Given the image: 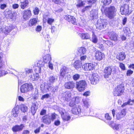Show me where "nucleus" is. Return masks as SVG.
Here are the masks:
<instances>
[{
    "instance_id": "4",
    "label": "nucleus",
    "mask_w": 134,
    "mask_h": 134,
    "mask_svg": "<svg viewBox=\"0 0 134 134\" xmlns=\"http://www.w3.org/2000/svg\"><path fill=\"white\" fill-rule=\"evenodd\" d=\"M33 89V86L31 84L25 83L21 86L20 91L22 93H26L31 90Z\"/></svg>"
},
{
    "instance_id": "55",
    "label": "nucleus",
    "mask_w": 134,
    "mask_h": 134,
    "mask_svg": "<svg viewBox=\"0 0 134 134\" xmlns=\"http://www.w3.org/2000/svg\"><path fill=\"white\" fill-rule=\"evenodd\" d=\"M46 114V111L44 109H42L40 111V115H45Z\"/></svg>"
},
{
    "instance_id": "53",
    "label": "nucleus",
    "mask_w": 134,
    "mask_h": 134,
    "mask_svg": "<svg viewBox=\"0 0 134 134\" xmlns=\"http://www.w3.org/2000/svg\"><path fill=\"white\" fill-rule=\"evenodd\" d=\"M105 118L107 120H110L111 119V117L108 114H106L105 115Z\"/></svg>"
},
{
    "instance_id": "9",
    "label": "nucleus",
    "mask_w": 134,
    "mask_h": 134,
    "mask_svg": "<svg viewBox=\"0 0 134 134\" xmlns=\"http://www.w3.org/2000/svg\"><path fill=\"white\" fill-rule=\"evenodd\" d=\"M95 65L93 63L85 64L82 66L83 68L86 71L91 70L94 69Z\"/></svg>"
},
{
    "instance_id": "17",
    "label": "nucleus",
    "mask_w": 134,
    "mask_h": 134,
    "mask_svg": "<svg viewBox=\"0 0 134 134\" xmlns=\"http://www.w3.org/2000/svg\"><path fill=\"white\" fill-rule=\"evenodd\" d=\"M24 126L23 124H21L20 125H16L14 126L12 128V130L14 132H16L22 130Z\"/></svg>"
},
{
    "instance_id": "29",
    "label": "nucleus",
    "mask_w": 134,
    "mask_h": 134,
    "mask_svg": "<svg viewBox=\"0 0 134 134\" xmlns=\"http://www.w3.org/2000/svg\"><path fill=\"white\" fill-rule=\"evenodd\" d=\"M79 36L82 39H89L90 38V35L88 34H79Z\"/></svg>"
},
{
    "instance_id": "45",
    "label": "nucleus",
    "mask_w": 134,
    "mask_h": 134,
    "mask_svg": "<svg viewBox=\"0 0 134 134\" xmlns=\"http://www.w3.org/2000/svg\"><path fill=\"white\" fill-rule=\"evenodd\" d=\"M128 104L129 105H132V103H131V100L130 99H129L127 102H125L122 105V108H124L125 106Z\"/></svg>"
},
{
    "instance_id": "60",
    "label": "nucleus",
    "mask_w": 134,
    "mask_h": 134,
    "mask_svg": "<svg viewBox=\"0 0 134 134\" xmlns=\"http://www.w3.org/2000/svg\"><path fill=\"white\" fill-rule=\"evenodd\" d=\"M7 7V5L5 4H3L1 5L0 6V8L2 9H4Z\"/></svg>"
},
{
    "instance_id": "23",
    "label": "nucleus",
    "mask_w": 134,
    "mask_h": 134,
    "mask_svg": "<svg viewBox=\"0 0 134 134\" xmlns=\"http://www.w3.org/2000/svg\"><path fill=\"white\" fill-rule=\"evenodd\" d=\"M43 61L46 63L50 62L51 60V55L49 54H47L43 58Z\"/></svg>"
},
{
    "instance_id": "1",
    "label": "nucleus",
    "mask_w": 134,
    "mask_h": 134,
    "mask_svg": "<svg viewBox=\"0 0 134 134\" xmlns=\"http://www.w3.org/2000/svg\"><path fill=\"white\" fill-rule=\"evenodd\" d=\"M107 16L110 19L113 18L115 15L116 9L114 6H110L104 10Z\"/></svg>"
},
{
    "instance_id": "31",
    "label": "nucleus",
    "mask_w": 134,
    "mask_h": 134,
    "mask_svg": "<svg viewBox=\"0 0 134 134\" xmlns=\"http://www.w3.org/2000/svg\"><path fill=\"white\" fill-rule=\"evenodd\" d=\"M69 74V72L67 70L64 69H62L60 71L61 75L62 76L64 77L65 76H68Z\"/></svg>"
},
{
    "instance_id": "38",
    "label": "nucleus",
    "mask_w": 134,
    "mask_h": 134,
    "mask_svg": "<svg viewBox=\"0 0 134 134\" xmlns=\"http://www.w3.org/2000/svg\"><path fill=\"white\" fill-rule=\"evenodd\" d=\"M37 22V20L36 18L31 19L29 21L30 24L31 25H35Z\"/></svg>"
},
{
    "instance_id": "42",
    "label": "nucleus",
    "mask_w": 134,
    "mask_h": 134,
    "mask_svg": "<svg viewBox=\"0 0 134 134\" xmlns=\"http://www.w3.org/2000/svg\"><path fill=\"white\" fill-rule=\"evenodd\" d=\"M113 126V129L117 130H119V129L120 128L121 125L119 124H114Z\"/></svg>"
},
{
    "instance_id": "6",
    "label": "nucleus",
    "mask_w": 134,
    "mask_h": 134,
    "mask_svg": "<svg viewBox=\"0 0 134 134\" xmlns=\"http://www.w3.org/2000/svg\"><path fill=\"white\" fill-rule=\"evenodd\" d=\"M107 24L105 20H100L97 22V23L96 25V28L97 29H101L105 27Z\"/></svg>"
},
{
    "instance_id": "26",
    "label": "nucleus",
    "mask_w": 134,
    "mask_h": 134,
    "mask_svg": "<svg viewBox=\"0 0 134 134\" xmlns=\"http://www.w3.org/2000/svg\"><path fill=\"white\" fill-rule=\"evenodd\" d=\"M29 2L28 0H24L23 1H21L20 7L21 9H24L28 4Z\"/></svg>"
},
{
    "instance_id": "28",
    "label": "nucleus",
    "mask_w": 134,
    "mask_h": 134,
    "mask_svg": "<svg viewBox=\"0 0 134 134\" xmlns=\"http://www.w3.org/2000/svg\"><path fill=\"white\" fill-rule=\"evenodd\" d=\"M62 117L63 120L65 121H68L70 118V116L68 115H66V114L62 112L61 113Z\"/></svg>"
},
{
    "instance_id": "22",
    "label": "nucleus",
    "mask_w": 134,
    "mask_h": 134,
    "mask_svg": "<svg viewBox=\"0 0 134 134\" xmlns=\"http://www.w3.org/2000/svg\"><path fill=\"white\" fill-rule=\"evenodd\" d=\"M19 109L16 107L14 108L12 110V115L14 117H16L18 116V114L19 113Z\"/></svg>"
},
{
    "instance_id": "7",
    "label": "nucleus",
    "mask_w": 134,
    "mask_h": 134,
    "mask_svg": "<svg viewBox=\"0 0 134 134\" xmlns=\"http://www.w3.org/2000/svg\"><path fill=\"white\" fill-rule=\"evenodd\" d=\"M42 62H40L37 63L38 66L35 69V71L36 72V74H34V76L35 78V80H38L39 77V75L38 73H40L41 72V66L40 64L42 63Z\"/></svg>"
},
{
    "instance_id": "32",
    "label": "nucleus",
    "mask_w": 134,
    "mask_h": 134,
    "mask_svg": "<svg viewBox=\"0 0 134 134\" xmlns=\"http://www.w3.org/2000/svg\"><path fill=\"white\" fill-rule=\"evenodd\" d=\"M33 72L32 70L31 69L28 68H26L25 69V70L24 71L23 73L25 74L26 75L28 74L29 75V76L32 74Z\"/></svg>"
},
{
    "instance_id": "64",
    "label": "nucleus",
    "mask_w": 134,
    "mask_h": 134,
    "mask_svg": "<svg viewBox=\"0 0 134 134\" xmlns=\"http://www.w3.org/2000/svg\"><path fill=\"white\" fill-rule=\"evenodd\" d=\"M86 58L87 57L86 55H83L81 57L80 59L81 61H84L86 59Z\"/></svg>"
},
{
    "instance_id": "27",
    "label": "nucleus",
    "mask_w": 134,
    "mask_h": 134,
    "mask_svg": "<svg viewBox=\"0 0 134 134\" xmlns=\"http://www.w3.org/2000/svg\"><path fill=\"white\" fill-rule=\"evenodd\" d=\"M117 34L113 32H111L110 34V38L111 40L115 41L117 40Z\"/></svg>"
},
{
    "instance_id": "40",
    "label": "nucleus",
    "mask_w": 134,
    "mask_h": 134,
    "mask_svg": "<svg viewBox=\"0 0 134 134\" xmlns=\"http://www.w3.org/2000/svg\"><path fill=\"white\" fill-rule=\"evenodd\" d=\"M80 76L78 74H76L73 75L72 76L73 79L75 81H77L79 80L80 78Z\"/></svg>"
},
{
    "instance_id": "24",
    "label": "nucleus",
    "mask_w": 134,
    "mask_h": 134,
    "mask_svg": "<svg viewBox=\"0 0 134 134\" xmlns=\"http://www.w3.org/2000/svg\"><path fill=\"white\" fill-rule=\"evenodd\" d=\"M82 65L81 62L79 60H77L74 63V66L76 69L81 68Z\"/></svg>"
},
{
    "instance_id": "49",
    "label": "nucleus",
    "mask_w": 134,
    "mask_h": 134,
    "mask_svg": "<svg viewBox=\"0 0 134 134\" xmlns=\"http://www.w3.org/2000/svg\"><path fill=\"white\" fill-rule=\"evenodd\" d=\"M119 66L120 68L122 70H125V67L124 64L122 63H120L119 64Z\"/></svg>"
},
{
    "instance_id": "30",
    "label": "nucleus",
    "mask_w": 134,
    "mask_h": 134,
    "mask_svg": "<svg viewBox=\"0 0 134 134\" xmlns=\"http://www.w3.org/2000/svg\"><path fill=\"white\" fill-rule=\"evenodd\" d=\"M37 109L36 104H33L31 108V111L33 115H35L36 113Z\"/></svg>"
},
{
    "instance_id": "54",
    "label": "nucleus",
    "mask_w": 134,
    "mask_h": 134,
    "mask_svg": "<svg viewBox=\"0 0 134 134\" xmlns=\"http://www.w3.org/2000/svg\"><path fill=\"white\" fill-rule=\"evenodd\" d=\"M34 75L32 73V74H31V75L29 76V77L30 79L33 81L35 80V78L34 77Z\"/></svg>"
},
{
    "instance_id": "59",
    "label": "nucleus",
    "mask_w": 134,
    "mask_h": 134,
    "mask_svg": "<svg viewBox=\"0 0 134 134\" xmlns=\"http://www.w3.org/2000/svg\"><path fill=\"white\" fill-rule=\"evenodd\" d=\"M90 93V92L89 91H87L85 92V93H84L83 95L84 96H89Z\"/></svg>"
},
{
    "instance_id": "51",
    "label": "nucleus",
    "mask_w": 134,
    "mask_h": 134,
    "mask_svg": "<svg viewBox=\"0 0 134 134\" xmlns=\"http://www.w3.org/2000/svg\"><path fill=\"white\" fill-rule=\"evenodd\" d=\"M0 77L4 75L7 74V72L4 70H0Z\"/></svg>"
},
{
    "instance_id": "48",
    "label": "nucleus",
    "mask_w": 134,
    "mask_h": 134,
    "mask_svg": "<svg viewBox=\"0 0 134 134\" xmlns=\"http://www.w3.org/2000/svg\"><path fill=\"white\" fill-rule=\"evenodd\" d=\"M39 11L40 10L37 7H36L34 10V13L35 15H37L38 14Z\"/></svg>"
},
{
    "instance_id": "21",
    "label": "nucleus",
    "mask_w": 134,
    "mask_h": 134,
    "mask_svg": "<svg viewBox=\"0 0 134 134\" xmlns=\"http://www.w3.org/2000/svg\"><path fill=\"white\" fill-rule=\"evenodd\" d=\"M126 57V55L124 52H122L119 53L117 55L116 58L119 60H123Z\"/></svg>"
},
{
    "instance_id": "47",
    "label": "nucleus",
    "mask_w": 134,
    "mask_h": 134,
    "mask_svg": "<svg viewBox=\"0 0 134 134\" xmlns=\"http://www.w3.org/2000/svg\"><path fill=\"white\" fill-rule=\"evenodd\" d=\"M105 43L109 47H112L113 46V43L110 41L108 40L106 41L105 42Z\"/></svg>"
},
{
    "instance_id": "20",
    "label": "nucleus",
    "mask_w": 134,
    "mask_h": 134,
    "mask_svg": "<svg viewBox=\"0 0 134 134\" xmlns=\"http://www.w3.org/2000/svg\"><path fill=\"white\" fill-rule=\"evenodd\" d=\"M126 115V112L124 109H123L121 112H119L116 115V118L120 120L123 117Z\"/></svg>"
},
{
    "instance_id": "33",
    "label": "nucleus",
    "mask_w": 134,
    "mask_h": 134,
    "mask_svg": "<svg viewBox=\"0 0 134 134\" xmlns=\"http://www.w3.org/2000/svg\"><path fill=\"white\" fill-rule=\"evenodd\" d=\"M49 80L50 83H53L57 80V78L55 76H51L49 77Z\"/></svg>"
},
{
    "instance_id": "15",
    "label": "nucleus",
    "mask_w": 134,
    "mask_h": 134,
    "mask_svg": "<svg viewBox=\"0 0 134 134\" xmlns=\"http://www.w3.org/2000/svg\"><path fill=\"white\" fill-rule=\"evenodd\" d=\"M42 122L47 125L51 123V117L48 115H46L42 117Z\"/></svg>"
},
{
    "instance_id": "3",
    "label": "nucleus",
    "mask_w": 134,
    "mask_h": 134,
    "mask_svg": "<svg viewBox=\"0 0 134 134\" xmlns=\"http://www.w3.org/2000/svg\"><path fill=\"white\" fill-rule=\"evenodd\" d=\"M124 87L122 85H120L115 87L113 94L115 96H121L124 91Z\"/></svg>"
},
{
    "instance_id": "46",
    "label": "nucleus",
    "mask_w": 134,
    "mask_h": 134,
    "mask_svg": "<svg viewBox=\"0 0 134 134\" xmlns=\"http://www.w3.org/2000/svg\"><path fill=\"white\" fill-rule=\"evenodd\" d=\"M54 21V19L49 18H48L47 20V23L49 25H51L52 23Z\"/></svg>"
},
{
    "instance_id": "43",
    "label": "nucleus",
    "mask_w": 134,
    "mask_h": 134,
    "mask_svg": "<svg viewBox=\"0 0 134 134\" xmlns=\"http://www.w3.org/2000/svg\"><path fill=\"white\" fill-rule=\"evenodd\" d=\"M57 115L55 114V113H53L50 116L51 117V119L52 121H53L54 119H56Z\"/></svg>"
},
{
    "instance_id": "11",
    "label": "nucleus",
    "mask_w": 134,
    "mask_h": 134,
    "mask_svg": "<svg viewBox=\"0 0 134 134\" xmlns=\"http://www.w3.org/2000/svg\"><path fill=\"white\" fill-rule=\"evenodd\" d=\"M75 86V83L72 81H69L65 83L64 87L68 89H72Z\"/></svg>"
},
{
    "instance_id": "14",
    "label": "nucleus",
    "mask_w": 134,
    "mask_h": 134,
    "mask_svg": "<svg viewBox=\"0 0 134 134\" xmlns=\"http://www.w3.org/2000/svg\"><path fill=\"white\" fill-rule=\"evenodd\" d=\"M95 54L96 59L98 60H101L104 57V54L99 51H97Z\"/></svg>"
},
{
    "instance_id": "57",
    "label": "nucleus",
    "mask_w": 134,
    "mask_h": 134,
    "mask_svg": "<svg viewBox=\"0 0 134 134\" xmlns=\"http://www.w3.org/2000/svg\"><path fill=\"white\" fill-rule=\"evenodd\" d=\"M60 120H56L54 122V124L56 126H58L60 125Z\"/></svg>"
},
{
    "instance_id": "62",
    "label": "nucleus",
    "mask_w": 134,
    "mask_h": 134,
    "mask_svg": "<svg viewBox=\"0 0 134 134\" xmlns=\"http://www.w3.org/2000/svg\"><path fill=\"white\" fill-rule=\"evenodd\" d=\"M52 86L53 87H52V88L51 87V88H50V90H52L54 92L56 91H57V89H58L57 87H56L54 88H53V86L52 85Z\"/></svg>"
},
{
    "instance_id": "18",
    "label": "nucleus",
    "mask_w": 134,
    "mask_h": 134,
    "mask_svg": "<svg viewBox=\"0 0 134 134\" xmlns=\"http://www.w3.org/2000/svg\"><path fill=\"white\" fill-rule=\"evenodd\" d=\"M81 112V110L80 107L78 106L74 108H72V113L75 115H78Z\"/></svg>"
},
{
    "instance_id": "39",
    "label": "nucleus",
    "mask_w": 134,
    "mask_h": 134,
    "mask_svg": "<svg viewBox=\"0 0 134 134\" xmlns=\"http://www.w3.org/2000/svg\"><path fill=\"white\" fill-rule=\"evenodd\" d=\"M92 42L94 43H97L98 41V39L96 36L94 34V33H93L92 35Z\"/></svg>"
},
{
    "instance_id": "58",
    "label": "nucleus",
    "mask_w": 134,
    "mask_h": 134,
    "mask_svg": "<svg viewBox=\"0 0 134 134\" xmlns=\"http://www.w3.org/2000/svg\"><path fill=\"white\" fill-rule=\"evenodd\" d=\"M133 71L131 70H127V76H130L133 73Z\"/></svg>"
},
{
    "instance_id": "10",
    "label": "nucleus",
    "mask_w": 134,
    "mask_h": 134,
    "mask_svg": "<svg viewBox=\"0 0 134 134\" xmlns=\"http://www.w3.org/2000/svg\"><path fill=\"white\" fill-rule=\"evenodd\" d=\"M64 18L69 22L74 25L76 24V19L74 16L69 15H66L65 16Z\"/></svg>"
},
{
    "instance_id": "36",
    "label": "nucleus",
    "mask_w": 134,
    "mask_h": 134,
    "mask_svg": "<svg viewBox=\"0 0 134 134\" xmlns=\"http://www.w3.org/2000/svg\"><path fill=\"white\" fill-rule=\"evenodd\" d=\"M77 99V98H74L72 99V101H71L70 102L69 104V105L72 107V108H74L76 107V105L74 103V101H75Z\"/></svg>"
},
{
    "instance_id": "25",
    "label": "nucleus",
    "mask_w": 134,
    "mask_h": 134,
    "mask_svg": "<svg viewBox=\"0 0 134 134\" xmlns=\"http://www.w3.org/2000/svg\"><path fill=\"white\" fill-rule=\"evenodd\" d=\"M13 28L10 26H6L3 29L2 31L5 34H7Z\"/></svg>"
},
{
    "instance_id": "16",
    "label": "nucleus",
    "mask_w": 134,
    "mask_h": 134,
    "mask_svg": "<svg viewBox=\"0 0 134 134\" xmlns=\"http://www.w3.org/2000/svg\"><path fill=\"white\" fill-rule=\"evenodd\" d=\"M71 95L70 92L66 91L64 93L62 98L64 100L68 101L70 99Z\"/></svg>"
},
{
    "instance_id": "63",
    "label": "nucleus",
    "mask_w": 134,
    "mask_h": 134,
    "mask_svg": "<svg viewBox=\"0 0 134 134\" xmlns=\"http://www.w3.org/2000/svg\"><path fill=\"white\" fill-rule=\"evenodd\" d=\"M12 7L14 9H16L19 7V5L17 4H14L13 5Z\"/></svg>"
},
{
    "instance_id": "50",
    "label": "nucleus",
    "mask_w": 134,
    "mask_h": 134,
    "mask_svg": "<svg viewBox=\"0 0 134 134\" xmlns=\"http://www.w3.org/2000/svg\"><path fill=\"white\" fill-rule=\"evenodd\" d=\"M98 47L101 49L102 50H105V48H104L103 45V44L98 43L97 44Z\"/></svg>"
},
{
    "instance_id": "35",
    "label": "nucleus",
    "mask_w": 134,
    "mask_h": 134,
    "mask_svg": "<svg viewBox=\"0 0 134 134\" xmlns=\"http://www.w3.org/2000/svg\"><path fill=\"white\" fill-rule=\"evenodd\" d=\"M21 110L23 112H26L28 109L27 107L24 104H22L20 105Z\"/></svg>"
},
{
    "instance_id": "5",
    "label": "nucleus",
    "mask_w": 134,
    "mask_h": 134,
    "mask_svg": "<svg viewBox=\"0 0 134 134\" xmlns=\"http://www.w3.org/2000/svg\"><path fill=\"white\" fill-rule=\"evenodd\" d=\"M51 87L52 86L50 83L45 82L42 84L41 86V90L43 93H45L49 91V88L50 89Z\"/></svg>"
},
{
    "instance_id": "34",
    "label": "nucleus",
    "mask_w": 134,
    "mask_h": 134,
    "mask_svg": "<svg viewBox=\"0 0 134 134\" xmlns=\"http://www.w3.org/2000/svg\"><path fill=\"white\" fill-rule=\"evenodd\" d=\"M78 51L80 53L83 54L86 53V50L84 47H81L79 48Z\"/></svg>"
},
{
    "instance_id": "12",
    "label": "nucleus",
    "mask_w": 134,
    "mask_h": 134,
    "mask_svg": "<svg viewBox=\"0 0 134 134\" xmlns=\"http://www.w3.org/2000/svg\"><path fill=\"white\" fill-rule=\"evenodd\" d=\"M120 11L122 14H126L129 13V7L128 5L124 4L121 7L120 9Z\"/></svg>"
},
{
    "instance_id": "8",
    "label": "nucleus",
    "mask_w": 134,
    "mask_h": 134,
    "mask_svg": "<svg viewBox=\"0 0 134 134\" xmlns=\"http://www.w3.org/2000/svg\"><path fill=\"white\" fill-rule=\"evenodd\" d=\"M99 79V76L97 74L93 73L90 77L91 83L93 85L96 84L98 82Z\"/></svg>"
},
{
    "instance_id": "37",
    "label": "nucleus",
    "mask_w": 134,
    "mask_h": 134,
    "mask_svg": "<svg viewBox=\"0 0 134 134\" xmlns=\"http://www.w3.org/2000/svg\"><path fill=\"white\" fill-rule=\"evenodd\" d=\"M83 103L84 107L86 108H88L89 105V100L88 99H83Z\"/></svg>"
},
{
    "instance_id": "2",
    "label": "nucleus",
    "mask_w": 134,
    "mask_h": 134,
    "mask_svg": "<svg viewBox=\"0 0 134 134\" xmlns=\"http://www.w3.org/2000/svg\"><path fill=\"white\" fill-rule=\"evenodd\" d=\"M87 84L85 80H81L76 83V88L79 92H82L85 90Z\"/></svg>"
},
{
    "instance_id": "19",
    "label": "nucleus",
    "mask_w": 134,
    "mask_h": 134,
    "mask_svg": "<svg viewBox=\"0 0 134 134\" xmlns=\"http://www.w3.org/2000/svg\"><path fill=\"white\" fill-rule=\"evenodd\" d=\"M31 15V12L30 10H25L24 11L23 17L25 19L27 20L30 17Z\"/></svg>"
},
{
    "instance_id": "56",
    "label": "nucleus",
    "mask_w": 134,
    "mask_h": 134,
    "mask_svg": "<svg viewBox=\"0 0 134 134\" xmlns=\"http://www.w3.org/2000/svg\"><path fill=\"white\" fill-rule=\"evenodd\" d=\"M42 27L40 25L37 26L36 29V31L37 32H39L42 29Z\"/></svg>"
},
{
    "instance_id": "44",
    "label": "nucleus",
    "mask_w": 134,
    "mask_h": 134,
    "mask_svg": "<svg viewBox=\"0 0 134 134\" xmlns=\"http://www.w3.org/2000/svg\"><path fill=\"white\" fill-rule=\"evenodd\" d=\"M85 4V3L83 1L80 0L78 1V4L76 5L77 7H80L83 6Z\"/></svg>"
},
{
    "instance_id": "52",
    "label": "nucleus",
    "mask_w": 134,
    "mask_h": 134,
    "mask_svg": "<svg viewBox=\"0 0 134 134\" xmlns=\"http://www.w3.org/2000/svg\"><path fill=\"white\" fill-rule=\"evenodd\" d=\"M49 97V95L48 94H46L42 96L41 99L43 100L45 98H47Z\"/></svg>"
},
{
    "instance_id": "41",
    "label": "nucleus",
    "mask_w": 134,
    "mask_h": 134,
    "mask_svg": "<svg viewBox=\"0 0 134 134\" xmlns=\"http://www.w3.org/2000/svg\"><path fill=\"white\" fill-rule=\"evenodd\" d=\"M111 0H102V2L105 5H107L109 4L111 2Z\"/></svg>"
},
{
    "instance_id": "61",
    "label": "nucleus",
    "mask_w": 134,
    "mask_h": 134,
    "mask_svg": "<svg viewBox=\"0 0 134 134\" xmlns=\"http://www.w3.org/2000/svg\"><path fill=\"white\" fill-rule=\"evenodd\" d=\"M48 67L51 70H53V64L50 62L48 63Z\"/></svg>"
},
{
    "instance_id": "13",
    "label": "nucleus",
    "mask_w": 134,
    "mask_h": 134,
    "mask_svg": "<svg viewBox=\"0 0 134 134\" xmlns=\"http://www.w3.org/2000/svg\"><path fill=\"white\" fill-rule=\"evenodd\" d=\"M112 69L110 67H106L104 70V76L105 78H108L111 75Z\"/></svg>"
}]
</instances>
